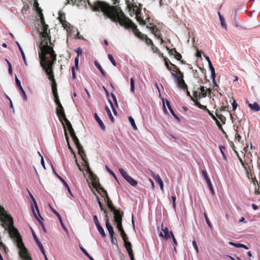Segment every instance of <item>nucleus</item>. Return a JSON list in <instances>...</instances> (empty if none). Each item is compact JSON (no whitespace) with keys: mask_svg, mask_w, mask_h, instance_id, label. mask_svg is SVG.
Masks as SVG:
<instances>
[{"mask_svg":"<svg viewBox=\"0 0 260 260\" xmlns=\"http://www.w3.org/2000/svg\"><path fill=\"white\" fill-rule=\"evenodd\" d=\"M17 245L20 249L19 254L22 259H23V260H32L28 253V251L25 248L22 239L19 240Z\"/></svg>","mask_w":260,"mask_h":260,"instance_id":"8","label":"nucleus"},{"mask_svg":"<svg viewBox=\"0 0 260 260\" xmlns=\"http://www.w3.org/2000/svg\"><path fill=\"white\" fill-rule=\"evenodd\" d=\"M166 49L169 51V53L171 55L174 56L175 54L177 52V50H176L175 48H172V49H170L169 47H167Z\"/></svg>","mask_w":260,"mask_h":260,"instance_id":"49","label":"nucleus"},{"mask_svg":"<svg viewBox=\"0 0 260 260\" xmlns=\"http://www.w3.org/2000/svg\"><path fill=\"white\" fill-rule=\"evenodd\" d=\"M106 226L109 233L110 236L112 237V235L114 234L113 228L108 220L106 222Z\"/></svg>","mask_w":260,"mask_h":260,"instance_id":"30","label":"nucleus"},{"mask_svg":"<svg viewBox=\"0 0 260 260\" xmlns=\"http://www.w3.org/2000/svg\"><path fill=\"white\" fill-rule=\"evenodd\" d=\"M107 205L112 212L116 209L114 207L112 201L107 203Z\"/></svg>","mask_w":260,"mask_h":260,"instance_id":"56","label":"nucleus"},{"mask_svg":"<svg viewBox=\"0 0 260 260\" xmlns=\"http://www.w3.org/2000/svg\"><path fill=\"white\" fill-rule=\"evenodd\" d=\"M97 229L99 232V233L101 235V236L103 237L106 236V234L105 233L104 230L103 228L102 227L100 224L96 225Z\"/></svg>","mask_w":260,"mask_h":260,"instance_id":"38","label":"nucleus"},{"mask_svg":"<svg viewBox=\"0 0 260 260\" xmlns=\"http://www.w3.org/2000/svg\"><path fill=\"white\" fill-rule=\"evenodd\" d=\"M245 157H246L245 156ZM239 158L240 161L241 162V163L242 165V166L244 167L245 170H247V171H248V170L250 171V164L252 162V160L250 159L249 160V161L248 162V161H246V160L245 158L244 159V161L240 157H239Z\"/></svg>","mask_w":260,"mask_h":260,"instance_id":"22","label":"nucleus"},{"mask_svg":"<svg viewBox=\"0 0 260 260\" xmlns=\"http://www.w3.org/2000/svg\"><path fill=\"white\" fill-rule=\"evenodd\" d=\"M119 171L121 175V176L126 179L129 175L127 174V173L124 171V170L122 168H120L119 169Z\"/></svg>","mask_w":260,"mask_h":260,"instance_id":"46","label":"nucleus"},{"mask_svg":"<svg viewBox=\"0 0 260 260\" xmlns=\"http://www.w3.org/2000/svg\"><path fill=\"white\" fill-rule=\"evenodd\" d=\"M30 198H31V199H32V201L34 202L35 208H36L37 212H39V208H38V206L37 205V202H36L34 197L31 194H30Z\"/></svg>","mask_w":260,"mask_h":260,"instance_id":"58","label":"nucleus"},{"mask_svg":"<svg viewBox=\"0 0 260 260\" xmlns=\"http://www.w3.org/2000/svg\"><path fill=\"white\" fill-rule=\"evenodd\" d=\"M126 3L127 7L129 9L130 12L132 13L133 15H134L135 12H136V9H137L139 7L137 5L132 4V8H131V4H129V1L127 0H126Z\"/></svg>","mask_w":260,"mask_h":260,"instance_id":"31","label":"nucleus"},{"mask_svg":"<svg viewBox=\"0 0 260 260\" xmlns=\"http://www.w3.org/2000/svg\"><path fill=\"white\" fill-rule=\"evenodd\" d=\"M146 27L151 31V33H152L156 28V25H154L153 23H149L146 25Z\"/></svg>","mask_w":260,"mask_h":260,"instance_id":"43","label":"nucleus"},{"mask_svg":"<svg viewBox=\"0 0 260 260\" xmlns=\"http://www.w3.org/2000/svg\"><path fill=\"white\" fill-rule=\"evenodd\" d=\"M1 220L3 222V227L6 230L9 231L10 236L14 238L18 243L19 240L22 238L18 231L14 226L13 218L6 212L2 215Z\"/></svg>","mask_w":260,"mask_h":260,"instance_id":"3","label":"nucleus"},{"mask_svg":"<svg viewBox=\"0 0 260 260\" xmlns=\"http://www.w3.org/2000/svg\"><path fill=\"white\" fill-rule=\"evenodd\" d=\"M131 82V91L133 92H134L135 90V81L133 78H131L130 79Z\"/></svg>","mask_w":260,"mask_h":260,"instance_id":"52","label":"nucleus"},{"mask_svg":"<svg viewBox=\"0 0 260 260\" xmlns=\"http://www.w3.org/2000/svg\"><path fill=\"white\" fill-rule=\"evenodd\" d=\"M199 91H198L199 99L202 98H205L207 96V91H208L209 93L211 92L210 89H205V87L201 86L199 88Z\"/></svg>","mask_w":260,"mask_h":260,"instance_id":"18","label":"nucleus"},{"mask_svg":"<svg viewBox=\"0 0 260 260\" xmlns=\"http://www.w3.org/2000/svg\"><path fill=\"white\" fill-rule=\"evenodd\" d=\"M151 50L154 53H158V52L159 51L158 48L156 47L154 44L151 46Z\"/></svg>","mask_w":260,"mask_h":260,"instance_id":"61","label":"nucleus"},{"mask_svg":"<svg viewBox=\"0 0 260 260\" xmlns=\"http://www.w3.org/2000/svg\"><path fill=\"white\" fill-rule=\"evenodd\" d=\"M155 180L156 181L157 183L159 184L160 187V189L162 191H164V183L160 176H156V179H155Z\"/></svg>","mask_w":260,"mask_h":260,"instance_id":"39","label":"nucleus"},{"mask_svg":"<svg viewBox=\"0 0 260 260\" xmlns=\"http://www.w3.org/2000/svg\"><path fill=\"white\" fill-rule=\"evenodd\" d=\"M57 106V108L56 109V114L58 116V117H60V116H64L65 113L61 104H59Z\"/></svg>","mask_w":260,"mask_h":260,"instance_id":"23","label":"nucleus"},{"mask_svg":"<svg viewBox=\"0 0 260 260\" xmlns=\"http://www.w3.org/2000/svg\"><path fill=\"white\" fill-rule=\"evenodd\" d=\"M94 65L96 66V67L100 70L102 76L105 77L106 75V72L104 71L101 66L100 64V63L96 61L95 60L94 62Z\"/></svg>","mask_w":260,"mask_h":260,"instance_id":"33","label":"nucleus"},{"mask_svg":"<svg viewBox=\"0 0 260 260\" xmlns=\"http://www.w3.org/2000/svg\"><path fill=\"white\" fill-rule=\"evenodd\" d=\"M164 61H165V66L166 67H167V68L170 71H172V69H171V67H170L169 66V63H170V60L168 59V58L166 57H164Z\"/></svg>","mask_w":260,"mask_h":260,"instance_id":"47","label":"nucleus"},{"mask_svg":"<svg viewBox=\"0 0 260 260\" xmlns=\"http://www.w3.org/2000/svg\"><path fill=\"white\" fill-rule=\"evenodd\" d=\"M117 228L118 229L119 231L120 232V235H121V237L122 238L123 240H125V239L126 238H127L126 234H125V233L123 229L122 223L120 224H117Z\"/></svg>","mask_w":260,"mask_h":260,"instance_id":"29","label":"nucleus"},{"mask_svg":"<svg viewBox=\"0 0 260 260\" xmlns=\"http://www.w3.org/2000/svg\"><path fill=\"white\" fill-rule=\"evenodd\" d=\"M208 64H209L210 69L211 72V77L213 78V79H214L215 78V76H216L214 68H213V67L212 64L211 62H210Z\"/></svg>","mask_w":260,"mask_h":260,"instance_id":"45","label":"nucleus"},{"mask_svg":"<svg viewBox=\"0 0 260 260\" xmlns=\"http://www.w3.org/2000/svg\"><path fill=\"white\" fill-rule=\"evenodd\" d=\"M207 112L209 115L211 117V118L215 121L216 125L218 126V128L221 131L224 132V130L222 128L221 124L220 123L219 121L218 120L217 118L207 109V110H205Z\"/></svg>","mask_w":260,"mask_h":260,"instance_id":"21","label":"nucleus"},{"mask_svg":"<svg viewBox=\"0 0 260 260\" xmlns=\"http://www.w3.org/2000/svg\"><path fill=\"white\" fill-rule=\"evenodd\" d=\"M85 171L89 174L90 177L93 180L92 186L95 189L96 191L102 197H105V196L108 194L107 191L101 186L99 182H96L98 179L96 176L93 174L92 171L90 172L87 171V167H85Z\"/></svg>","mask_w":260,"mask_h":260,"instance_id":"6","label":"nucleus"},{"mask_svg":"<svg viewBox=\"0 0 260 260\" xmlns=\"http://www.w3.org/2000/svg\"><path fill=\"white\" fill-rule=\"evenodd\" d=\"M59 120L62 122V124L63 125L64 129L68 128L69 131L73 130L74 129L72 127V125L69 120L67 118L66 115L64 114V116H60V117H58ZM67 130V129H66Z\"/></svg>","mask_w":260,"mask_h":260,"instance_id":"16","label":"nucleus"},{"mask_svg":"<svg viewBox=\"0 0 260 260\" xmlns=\"http://www.w3.org/2000/svg\"><path fill=\"white\" fill-rule=\"evenodd\" d=\"M32 235H33L34 238L36 242L37 243L38 247H39V248H42V246H43V245L40 242V241L39 240L38 238H37L36 235L35 234V233L34 232H32Z\"/></svg>","mask_w":260,"mask_h":260,"instance_id":"42","label":"nucleus"},{"mask_svg":"<svg viewBox=\"0 0 260 260\" xmlns=\"http://www.w3.org/2000/svg\"><path fill=\"white\" fill-rule=\"evenodd\" d=\"M93 193L96 196V201L98 203V204L100 206V208L101 209V211H103L105 214V220H106V222L108 220V221H109V217H108V212H107V211L104 208V206L103 205V204L102 203L101 201H100V199L99 198V197L98 196H96L95 192L94 191H93Z\"/></svg>","mask_w":260,"mask_h":260,"instance_id":"17","label":"nucleus"},{"mask_svg":"<svg viewBox=\"0 0 260 260\" xmlns=\"http://www.w3.org/2000/svg\"><path fill=\"white\" fill-rule=\"evenodd\" d=\"M125 28H131L135 35L141 40H145V43L148 46H151L153 44L152 41L146 35L142 34L137 28V25L129 18L126 21L125 25Z\"/></svg>","mask_w":260,"mask_h":260,"instance_id":"4","label":"nucleus"},{"mask_svg":"<svg viewBox=\"0 0 260 260\" xmlns=\"http://www.w3.org/2000/svg\"><path fill=\"white\" fill-rule=\"evenodd\" d=\"M113 214L114 215V222L116 223V224H120L122 223V219L123 213L122 211L119 210H114L113 211Z\"/></svg>","mask_w":260,"mask_h":260,"instance_id":"10","label":"nucleus"},{"mask_svg":"<svg viewBox=\"0 0 260 260\" xmlns=\"http://www.w3.org/2000/svg\"><path fill=\"white\" fill-rule=\"evenodd\" d=\"M58 20L62 24V26L66 28L69 23L66 20V16L64 13H62L60 12H59Z\"/></svg>","mask_w":260,"mask_h":260,"instance_id":"20","label":"nucleus"},{"mask_svg":"<svg viewBox=\"0 0 260 260\" xmlns=\"http://www.w3.org/2000/svg\"><path fill=\"white\" fill-rule=\"evenodd\" d=\"M42 31L41 32V42L40 44H45V43H50L51 45V36L50 29L48 25H44L42 27Z\"/></svg>","mask_w":260,"mask_h":260,"instance_id":"7","label":"nucleus"},{"mask_svg":"<svg viewBox=\"0 0 260 260\" xmlns=\"http://www.w3.org/2000/svg\"><path fill=\"white\" fill-rule=\"evenodd\" d=\"M71 137H72L73 141L78 149V154L81 156L82 160L84 163V167H87V171L90 172V168L89 167L88 161L87 160L86 155L83 149V147L80 144V142L78 138L76 136V134L74 130H72L69 132Z\"/></svg>","mask_w":260,"mask_h":260,"instance_id":"5","label":"nucleus"},{"mask_svg":"<svg viewBox=\"0 0 260 260\" xmlns=\"http://www.w3.org/2000/svg\"><path fill=\"white\" fill-rule=\"evenodd\" d=\"M204 216H205V220H206V223L207 224H208V225L210 228H211L212 225V224L209 219V218L208 217L207 215V214L205 212L204 213Z\"/></svg>","mask_w":260,"mask_h":260,"instance_id":"55","label":"nucleus"},{"mask_svg":"<svg viewBox=\"0 0 260 260\" xmlns=\"http://www.w3.org/2000/svg\"><path fill=\"white\" fill-rule=\"evenodd\" d=\"M170 234H171V237L172 238L174 244L175 245L174 250H176L175 246L177 245V240H176V239H175V237H174L172 232H170Z\"/></svg>","mask_w":260,"mask_h":260,"instance_id":"59","label":"nucleus"},{"mask_svg":"<svg viewBox=\"0 0 260 260\" xmlns=\"http://www.w3.org/2000/svg\"><path fill=\"white\" fill-rule=\"evenodd\" d=\"M58 178L59 179V180L63 183V184H64V185L66 186V188L67 189L68 192L71 194L72 195V192H71V189H70V188L69 187V186L68 185V184H67V183L64 180V179L61 178V177L60 176H58Z\"/></svg>","mask_w":260,"mask_h":260,"instance_id":"41","label":"nucleus"},{"mask_svg":"<svg viewBox=\"0 0 260 260\" xmlns=\"http://www.w3.org/2000/svg\"><path fill=\"white\" fill-rule=\"evenodd\" d=\"M176 196L174 195V196H172V207L173 208V209L174 210L176 209Z\"/></svg>","mask_w":260,"mask_h":260,"instance_id":"57","label":"nucleus"},{"mask_svg":"<svg viewBox=\"0 0 260 260\" xmlns=\"http://www.w3.org/2000/svg\"><path fill=\"white\" fill-rule=\"evenodd\" d=\"M51 210H52V212L57 216V217L58 218V219L59 220V222H60L62 228L63 229L64 231H67V229L66 228V226H64V224L63 223L61 217L60 215V214L55 210H54V209L52 208Z\"/></svg>","mask_w":260,"mask_h":260,"instance_id":"27","label":"nucleus"},{"mask_svg":"<svg viewBox=\"0 0 260 260\" xmlns=\"http://www.w3.org/2000/svg\"><path fill=\"white\" fill-rule=\"evenodd\" d=\"M128 238H126L125 240H123L124 242V246L126 249V250L128 249H131L132 248V244L131 242L127 241Z\"/></svg>","mask_w":260,"mask_h":260,"instance_id":"44","label":"nucleus"},{"mask_svg":"<svg viewBox=\"0 0 260 260\" xmlns=\"http://www.w3.org/2000/svg\"><path fill=\"white\" fill-rule=\"evenodd\" d=\"M152 34L154 35L155 37L157 39L160 38V37L161 36L160 29H158V28H156L153 32Z\"/></svg>","mask_w":260,"mask_h":260,"instance_id":"40","label":"nucleus"},{"mask_svg":"<svg viewBox=\"0 0 260 260\" xmlns=\"http://www.w3.org/2000/svg\"><path fill=\"white\" fill-rule=\"evenodd\" d=\"M88 5L92 11L102 12L106 18H109L116 24L121 26L125 25L129 19L126 16L120 6H112L109 3L97 0L91 3L88 0Z\"/></svg>","mask_w":260,"mask_h":260,"instance_id":"1","label":"nucleus"},{"mask_svg":"<svg viewBox=\"0 0 260 260\" xmlns=\"http://www.w3.org/2000/svg\"><path fill=\"white\" fill-rule=\"evenodd\" d=\"M65 136H66V138L67 139V142H68V147H69V149L72 151L73 152V149L71 147V146H70V143H69V138H68V134H67V131L66 129H65Z\"/></svg>","mask_w":260,"mask_h":260,"instance_id":"60","label":"nucleus"},{"mask_svg":"<svg viewBox=\"0 0 260 260\" xmlns=\"http://www.w3.org/2000/svg\"><path fill=\"white\" fill-rule=\"evenodd\" d=\"M125 180L133 186H136L138 184L137 181L134 180L130 176H129Z\"/></svg>","mask_w":260,"mask_h":260,"instance_id":"34","label":"nucleus"},{"mask_svg":"<svg viewBox=\"0 0 260 260\" xmlns=\"http://www.w3.org/2000/svg\"><path fill=\"white\" fill-rule=\"evenodd\" d=\"M162 231L164 235H163V234L161 232H160L159 234L160 237H164V238L166 240L170 238L171 236L169 234V230L167 227H166L165 228H162Z\"/></svg>","mask_w":260,"mask_h":260,"instance_id":"24","label":"nucleus"},{"mask_svg":"<svg viewBox=\"0 0 260 260\" xmlns=\"http://www.w3.org/2000/svg\"><path fill=\"white\" fill-rule=\"evenodd\" d=\"M198 91H193V97H191V100L194 102V105L199 107L200 109L203 110H207V108L206 106L202 105L198 101Z\"/></svg>","mask_w":260,"mask_h":260,"instance_id":"11","label":"nucleus"},{"mask_svg":"<svg viewBox=\"0 0 260 260\" xmlns=\"http://www.w3.org/2000/svg\"><path fill=\"white\" fill-rule=\"evenodd\" d=\"M59 120L62 122V124L63 125L64 129L68 128L69 131L73 130L74 129L72 127V125L69 120L67 118L66 115L64 114V116H60V117H58ZM67 130V129H66Z\"/></svg>","mask_w":260,"mask_h":260,"instance_id":"13","label":"nucleus"},{"mask_svg":"<svg viewBox=\"0 0 260 260\" xmlns=\"http://www.w3.org/2000/svg\"><path fill=\"white\" fill-rule=\"evenodd\" d=\"M137 20L139 22V23L142 25H146V21L144 20L141 16L136 17Z\"/></svg>","mask_w":260,"mask_h":260,"instance_id":"48","label":"nucleus"},{"mask_svg":"<svg viewBox=\"0 0 260 260\" xmlns=\"http://www.w3.org/2000/svg\"><path fill=\"white\" fill-rule=\"evenodd\" d=\"M39 48L41 51L39 52L41 66L46 74H53V66L56 61V54L53 47L45 43V44H40Z\"/></svg>","mask_w":260,"mask_h":260,"instance_id":"2","label":"nucleus"},{"mask_svg":"<svg viewBox=\"0 0 260 260\" xmlns=\"http://www.w3.org/2000/svg\"><path fill=\"white\" fill-rule=\"evenodd\" d=\"M46 75L48 76V79L50 80L52 82L51 86L53 96H56L57 95H58L57 90V84L54 77V74L53 73V74H46Z\"/></svg>","mask_w":260,"mask_h":260,"instance_id":"12","label":"nucleus"},{"mask_svg":"<svg viewBox=\"0 0 260 260\" xmlns=\"http://www.w3.org/2000/svg\"><path fill=\"white\" fill-rule=\"evenodd\" d=\"M128 120H129V121L131 123L133 128H134V129H135V130L137 129V126L135 123L134 119L133 118V117L131 116H129L128 117Z\"/></svg>","mask_w":260,"mask_h":260,"instance_id":"50","label":"nucleus"},{"mask_svg":"<svg viewBox=\"0 0 260 260\" xmlns=\"http://www.w3.org/2000/svg\"><path fill=\"white\" fill-rule=\"evenodd\" d=\"M37 12L38 13L39 16L40 18V20H41V25H42V27L44 26V25H46L47 24L45 23V19H44V16H43V14L42 13V9L38 7L37 9Z\"/></svg>","mask_w":260,"mask_h":260,"instance_id":"25","label":"nucleus"},{"mask_svg":"<svg viewBox=\"0 0 260 260\" xmlns=\"http://www.w3.org/2000/svg\"><path fill=\"white\" fill-rule=\"evenodd\" d=\"M94 117L95 120L97 121L98 124L100 125L101 129L103 131H105L106 130V127H105L104 123L103 122V121L101 120L100 118L98 115L97 113H94Z\"/></svg>","mask_w":260,"mask_h":260,"instance_id":"26","label":"nucleus"},{"mask_svg":"<svg viewBox=\"0 0 260 260\" xmlns=\"http://www.w3.org/2000/svg\"><path fill=\"white\" fill-rule=\"evenodd\" d=\"M229 244L231 245H232L235 247H237V248H243L245 249H248V248L247 247V246L244 244H241V243H234V242H229Z\"/></svg>","mask_w":260,"mask_h":260,"instance_id":"32","label":"nucleus"},{"mask_svg":"<svg viewBox=\"0 0 260 260\" xmlns=\"http://www.w3.org/2000/svg\"><path fill=\"white\" fill-rule=\"evenodd\" d=\"M207 185H208V186L209 187V189L210 191L211 192L212 194H214V189H213V186H212L211 182H210L209 183H208Z\"/></svg>","mask_w":260,"mask_h":260,"instance_id":"64","label":"nucleus"},{"mask_svg":"<svg viewBox=\"0 0 260 260\" xmlns=\"http://www.w3.org/2000/svg\"><path fill=\"white\" fill-rule=\"evenodd\" d=\"M172 74L176 79L179 87L182 89H187V86L183 79V73L180 70H178L177 74L173 72H172Z\"/></svg>","mask_w":260,"mask_h":260,"instance_id":"9","label":"nucleus"},{"mask_svg":"<svg viewBox=\"0 0 260 260\" xmlns=\"http://www.w3.org/2000/svg\"><path fill=\"white\" fill-rule=\"evenodd\" d=\"M59 120L62 122V124L63 125L64 129L68 128L69 131L73 130L74 129L72 127V125L69 120L67 118L66 115L64 114V116H60V117H58ZM67 130V129H66Z\"/></svg>","mask_w":260,"mask_h":260,"instance_id":"15","label":"nucleus"},{"mask_svg":"<svg viewBox=\"0 0 260 260\" xmlns=\"http://www.w3.org/2000/svg\"><path fill=\"white\" fill-rule=\"evenodd\" d=\"M218 15H219V19H220V23H221V26L225 28V29H226V23L225 22V21H224V19L223 18V17L221 15L220 13L219 12L218 13Z\"/></svg>","mask_w":260,"mask_h":260,"instance_id":"37","label":"nucleus"},{"mask_svg":"<svg viewBox=\"0 0 260 260\" xmlns=\"http://www.w3.org/2000/svg\"><path fill=\"white\" fill-rule=\"evenodd\" d=\"M59 120L62 122V124L63 125L64 129L68 128L69 131L73 130L74 129L72 127V125L69 120L67 118L66 115L64 114V116H60V117H58ZM67 130V129H66Z\"/></svg>","mask_w":260,"mask_h":260,"instance_id":"14","label":"nucleus"},{"mask_svg":"<svg viewBox=\"0 0 260 260\" xmlns=\"http://www.w3.org/2000/svg\"><path fill=\"white\" fill-rule=\"evenodd\" d=\"M174 57L177 59L178 60H181V59L182 58V55L181 54L179 53V52H177L175 55H174Z\"/></svg>","mask_w":260,"mask_h":260,"instance_id":"62","label":"nucleus"},{"mask_svg":"<svg viewBox=\"0 0 260 260\" xmlns=\"http://www.w3.org/2000/svg\"><path fill=\"white\" fill-rule=\"evenodd\" d=\"M108 58L109 59V60H110V61L111 62V63H112V64L114 66H116V62L115 60H114L113 56L111 54H109L108 55Z\"/></svg>","mask_w":260,"mask_h":260,"instance_id":"54","label":"nucleus"},{"mask_svg":"<svg viewBox=\"0 0 260 260\" xmlns=\"http://www.w3.org/2000/svg\"><path fill=\"white\" fill-rule=\"evenodd\" d=\"M105 109H106V110L107 112V114L109 116V117L110 119V120H111V121L114 122V117H113L112 114L110 109H109V108L107 106H106Z\"/></svg>","mask_w":260,"mask_h":260,"instance_id":"51","label":"nucleus"},{"mask_svg":"<svg viewBox=\"0 0 260 260\" xmlns=\"http://www.w3.org/2000/svg\"><path fill=\"white\" fill-rule=\"evenodd\" d=\"M248 107L252 111L255 112L259 111L260 110V106L256 102H254L253 104L249 103L248 104Z\"/></svg>","mask_w":260,"mask_h":260,"instance_id":"28","label":"nucleus"},{"mask_svg":"<svg viewBox=\"0 0 260 260\" xmlns=\"http://www.w3.org/2000/svg\"><path fill=\"white\" fill-rule=\"evenodd\" d=\"M166 104H167V107L168 108H169L170 112L171 113V114L173 115V116L177 119L179 120V118L178 117V116L175 114V112H174L173 110L172 109V108H171V105H170V102L168 101V100H166Z\"/></svg>","mask_w":260,"mask_h":260,"instance_id":"36","label":"nucleus"},{"mask_svg":"<svg viewBox=\"0 0 260 260\" xmlns=\"http://www.w3.org/2000/svg\"><path fill=\"white\" fill-rule=\"evenodd\" d=\"M170 65H171V68H173V69H172V71H171V73H172V72H173V73H175V72H176V74H177V71H178V70H179V69L177 68V67L176 65H175V64H173V63H171V62H170Z\"/></svg>","mask_w":260,"mask_h":260,"instance_id":"53","label":"nucleus"},{"mask_svg":"<svg viewBox=\"0 0 260 260\" xmlns=\"http://www.w3.org/2000/svg\"><path fill=\"white\" fill-rule=\"evenodd\" d=\"M15 81H16V85L18 86V87L21 92V95L23 97V100L25 101H26L27 100V96L25 93V92L24 91L21 85V82H20V80L17 78V77H15Z\"/></svg>","mask_w":260,"mask_h":260,"instance_id":"19","label":"nucleus"},{"mask_svg":"<svg viewBox=\"0 0 260 260\" xmlns=\"http://www.w3.org/2000/svg\"><path fill=\"white\" fill-rule=\"evenodd\" d=\"M106 169L107 170V171L110 174H111L116 179H117L116 178V175L115 174V173L112 171L107 166H106Z\"/></svg>","mask_w":260,"mask_h":260,"instance_id":"63","label":"nucleus"},{"mask_svg":"<svg viewBox=\"0 0 260 260\" xmlns=\"http://www.w3.org/2000/svg\"><path fill=\"white\" fill-rule=\"evenodd\" d=\"M215 115L216 117L221 121V123L223 124H224L226 121L225 117L222 115V114H218L217 110L215 112Z\"/></svg>","mask_w":260,"mask_h":260,"instance_id":"35","label":"nucleus"}]
</instances>
